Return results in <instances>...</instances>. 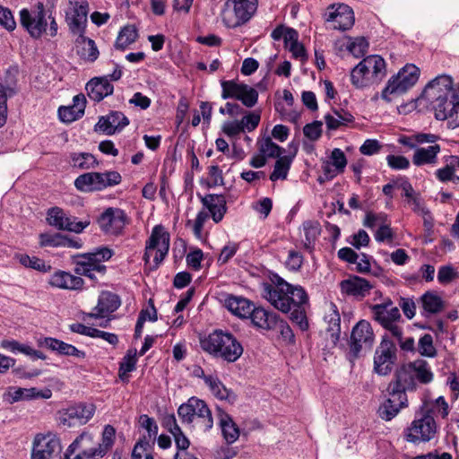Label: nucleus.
Wrapping results in <instances>:
<instances>
[{
  "instance_id": "nucleus-61",
  "label": "nucleus",
  "mask_w": 459,
  "mask_h": 459,
  "mask_svg": "<svg viewBox=\"0 0 459 459\" xmlns=\"http://www.w3.org/2000/svg\"><path fill=\"white\" fill-rule=\"evenodd\" d=\"M260 119L261 117L258 112H248L239 122L244 132H252L258 126Z\"/></svg>"
},
{
  "instance_id": "nucleus-30",
  "label": "nucleus",
  "mask_w": 459,
  "mask_h": 459,
  "mask_svg": "<svg viewBox=\"0 0 459 459\" xmlns=\"http://www.w3.org/2000/svg\"><path fill=\"white\" fill-rule=\"evenodd\" d=\"M84 34H76V52L83 60L94 62L99 56V50L94 40L85 37Z\"/></svg>"
},
{
  "instance_id": "nucleus-49",
  "label": "nucleus",
  "mask_w": 459,
  "mask_h": 459,
  "mask_svg": "<svg viewBox=\"0 0 459 459\" xmlns=\"http://www.w3.org/2000/svg\"><path fill=\"white\" fill-rule=\"evenodd\" d=\"M221 98L223 100L227 99H235L238 100L240 93L243 89H246V84L244 83H237L236 82L230 81H222L221 83Z\"/></svg>"
},
{
  "instance_id": "nucleus-64",
  "label": "nucleus",
  "mask_w": 459,
  "mask_h": 459,
  "mask_svg": "<svg viewBox=\"0 0 459 459\" xmlns=\"http://www.w3.org/2000/svg\"><path fill=\"white\" fill-rule=\"evenodd\" d=\"M331 163L335 168L336 172H342L347 165V159L344 152L338 148L332 151Z\"/></svg>"
},
{
  "instance_id": "nucleus-51",
  "label": "nucleus",
  "mask_w": 459,
  "mask_h": 459,
  "mask_svg": "<svg viewBox=\"0 0 459 459\" xmlns=\"http://www.w3.org/2000/svg\"><path fill=\"white\" fill-rule=\"evenodd\" d=\"M139 423L141 427L147 431V436H144L143 438L146 437V439L149 440L152 447L155 443L158 434V425L156 421L153 418H151L146 414H143L139 418Z\"/></svg>"
},
{
  "instance_id": "nucleus-58",
  "label": "nucleus",
  "mask_w": 459,
  "mask_h": 459,
  "mask_svg": "<svg viewBox=\"0 0 459 459\" xmlns=\"http://www.w3.org/2000/svg\"><path fill=\"white\" fill-rule=\"evenodd\" d=\"M64 235L60 233H41L39 235V246L44 247H62Z\"/></svg>"
},
{
  "instance_id": "nucleus-20",
  "label": "nucleus",
  "mask_w": 459,
  "mask_h": 459,
  "mask_svg": "<svg viewBox=\"0 0 459 459\" xmlns=\"http://www.w3.org/2000/svg\"><path fill=\"white\" fill-rule=\"evenodd\" d=\"M73 5L71 13L66 14V22L71 33L74 35L85 33L88 17V3L86 0L81 2H70Z\"/></svg>"
},
{
  "instance_id": "nucleus-32",
  "label": "nucleus",
  "mask_w": 459,
  "mask_h": 459,
  "mask_svg": "<svg viewBox=\"0 0 459 459\" xmlns=\"http://www.w3.org/2000/svg\"><path fill=\"white\" fill-rule=\"evenodd\" d=\"M278 314L268 311L263 307H254L250 316L247 319L251 320L252 325L259 329L270 331L275 324V319Z\"/></svg>"
},
{
  "instance_id": "nucleus-40",
  "label": "nucleus",
  "mask_w": 459,
  "mask_h": 459,
  "mask_svg": "<svg viewBox=\"0 0 459 459\" xmlns=\"http://www.w3.org/2000/svg\"><path fill=\"white\" fill-rule=\"evenodd\" d=\"M220 427L221 429L223 437L228 444H232L238 438L239 429L230 415L224 414L221 416L220 420Z\"/></svg>"
},
{
  "instance_id": "nucleus-57",
  "label": "nucleus",
  "mask_w": 459,
  "mask_h": 459,
  "mask_svg": "<svg viewBox=\"0 0 459 459\" xmlns=\"http://www.w3.org/2000/svg\"><path fill=\"white\" fill-rule=\"evenodd\" d=\"M455 166H459V158L456 156H452L449 164L436 171L437 178L442 182L451 180L455 174Z\"/></svg>"
},
{
  "instance_id": "nucleus-24",
  "label": "nucleus",
  "mask_w": 459,
  "mask_h": 459,
  "mask_svg": "<svg viewBox=\"0 0 459 459\" xmlns=\"http://www.w3.org/2000/svg\"><path fill=\"white\" fill-rule=\"evenodd\" d=\"M48 283L52 287L62 290H80L83 287L84 281L80 276L58 270L50 276Z\"/></svg>"
},
{
  "instance_id": "nucleus-7",
  "label": "nucleus",
  "mask_w": 459,
  "mask_h": 459,
  "mask_svg": "<svg viewBox=\"0 0 459 459\" xmlns=\"http://www.w3.org/2000/svg\"><path fill=\"white\" fill-rule=\"evenodd\" d=\"M113 255V251L108 247H102L95 253L79 255L74 257V272L78 275H84L92 281H97L96 273L103 276L107 267L102 261H107Z\"/></svg>"
},
{
  "instance_id": "nucleus-10",
  "label": "nucleus",
  "mask_w": 459,
  "mask_h": 459,
  "mask_svg": "<svg viewBox=\"0 0 459 459\" xmlns=\"http://www.w3.org/2000/svg\"><path fill=\"white\" fill-rule=\"evenodd\" d=\"M120 182L121 176L117 171L88 172L79 176L74 181V186L80 191L93 192L117 185Z\"/></svg>"
},
{
  "instance_id": "nucleus-37",
  "label": "nucleus",
  "mask_w": 459,
  "mask_h": 459,
  "mask_svg": "<svg viewBox=\"0 0 459 459\" xmlns=\"http://www.w3.org/2000/svg\"><path fill=\"white\" fill-rule=\"evenodd\" d=\"M354 117L343 109H333L332 113L325 116V122L328 130H336L341 126L352 123Z\"/></svg>"
},
{
  "instance_id": "nucleus-48",
  "label": "nucleus",
  "mask_w": 459,
  "mask_h": 459,
  "mask_svg": "<svg viewBox=\"0 0 459 459\" xmlns=\"http://www.w3.org/2000/svg\"><path fill=\"white\" fill-rule=\"evenodd\" d=\"M409 368L415 373L416 378L423 384L429 383L433 378V374L428 367L425 360H416L409 364Z\"/></svg>"
},
{
  "instance_id": "nucleus-63",
  "label": "nucleus",
  "mask_w": 459,
  "mask_h": 459,
  "mask_svg": "<svg viewBox=\"0 0 459 459\" xmlns=\"http://www.w3.org/2000/svg\"><path fill=\"white\" fill-rule=\"evenodd\" d=\"M65 220L66 216L58 207L52 208L48 211L47 221L49 225L62 230Z\"/></svg>"
},
{
  "instance_id": "nucleus-18",
  "label": "nucleus",
  "mask_w": 459,
  "mask_h": 459,
  "mask_svg": "<svg viewBox=\"0 0 459 459\" xmlns=\"http://www.w3.org/2000/svg\"><path fill=\"white\" fill-rule=\"evenodd\" d=\"M204 207L198 212L195 224L194 233L199 238L204 228L205 221L212 217V220L217 223L221 221L226 212V203H203Z\"/></svg>"
},
{
  "instance_id": "nucleus-3",
  "label": "nucleus",
  "mask_w": 459,
  "mask_h": 459,
  "mask_svg": "<svg viewBox=\"0 0 459 459\" xmlns=\"http://www.w3.org/2000/svg\"><path fill=\"white\" fill-rule=\"evenodd\" d=\"M453 85L451 76L440 74L429 82L421 92L426 104L434 111L437 120L452 118L455 114Z\"/></svg>"
},
{
  "instance_id": "nucleus-60",
  "label": "nucleus",
  "mask_w": 459,
  "mask_h": 459,
  "mask_svg": "<svg viewBox=\"0 0 459 459\" xmlns=\"http://www.w3.org/2000/svg\"><path fill=\"white\" fill-rule=\"evenodd\" d=\"M348 50L357 58L363 56L368 48V42L365 38H356L347 47Z\"/></svg>"
},
{
  "instance_id": "nucleus-5",
  "label": "nucleus",
  "mask_w": 459,
  "mask_h": 459,
  "mask_svg": "<svg viewBox=\"0 0 459 459\" xmlns=\"http://www.w3.org/2000/svg\"><path fill=\"white\" fill-rule=\"evenodd\" d=\"M385 62L378 55H371L360 61L351 72V83L356 88L379 82L385 75Z\"/></svg>"
},
{
  "instance_id": "nucleus-28",
  "label": "nucleus",
  "mask_w": 459,
  "mask_h": 459,
  "mask_svg": "<svg viewBox=\"0 0 459 459\" xmlns=\"http://www.w3.org/2000/svg\"><path fill=\"white\" fill-rule=\"evenodd\" d=\"M86 91L91 100L100 102L113 93L114 87L107 77L93 78L86 84Z\"/></svg>"
},
{
  "instance_id": "nucleus-14",
  "label": "nucleus",
  "mask_w": 459,
  "mask_h": 459,
  "mask_svg": "<svg viewBox=\"0 0 459 459\" xmlns=\"http://www.w3.org/2000/svg\"><path fill=\"white\" fill-rule=\"evenodd\" d=\"M436 433L437 424L434 418L425 414L412 422L407 434V440L413 443L428 442L435 437Z\"/></svg>"
},
{
  "instance_id": "nucleus-12",
  "label": "nucleus",
  "mask_w": 459,
  "mask_h": 459,
  "mask_svg": "<svg viewBox=\"0 0 459 459\" xmlns=\"http://www.w3.org/2000/svg\"><path fill=\"white\" fill-rule=\"evenodd\" d=\"M374 342V333L370 324L360 320L352 328L350 342V356L352 359L359 357L363 351L371 349Z\"/></svg>"
},
{
  "instance_id": "nucleus-38",
  "label": "nucleus",
  "mask_w": 459,
  "mask_h": 459,
  "mask_svg": "<svg viewBox=\"0 0 459 459\" xmlns=\"http://www.w3.org/2000/svg\"><path fill=\"white\" fill-rule=\"evenodd\" d=\"M138 31L134 25H126L121 29L115 42V48L125 50L128 46L135 42Z\"/></svg>"
},
{
  "instance_id": "nucleus-16",
  "label": "nucleus",
  "mask_w": 459,
  "mask_h": 459,
  "mask_svg": "<svg viewBox=\"0 0 459 459\" xmlns=\"http://www.w3.org/2000/svg\"><path fill=\"white\" fill-rule=\"evenodd\" d=\"M325 16V21L331 24L333 30H347L354 24L352 9L343 4L330 6Z\"/></svg>"
},
{
  "instance_id": "nucleus-13",
  "label": "nucleus",
  "mask_w": 459,
  "mask_h": 459,
  "mask_svg": "<svg viewBox=\"0 0 459 459\" xmlns=\"http://www.w3.org/2000/svg\"><path fill=\"white\" fill-rule=\"evenodd\" d=\"M97 221L105 234L117 236L127 223V217L123 210L110 207L101 213Z\"/></svg>"
},
{
  "instance_id": "nucleus-29",
  "label": "nucleus",
  "mask_w": 459,
  "mask_h": 459,
  "mask_svg": "<svg viewBox=\"0 0 459 459\" xmlns=\"http://www.w3.org/2000/svg\"><path fill=\"white\" fill-rule=\"evenodd\" d=\"M371 289L372 285L369 281L359 276L351 277L341 282L342 291L356 298L365 297Z\"/></svg>"
},
{
  "instance_id": "nucleus-11",
  "label": "nucleus",
  "mask_w": 459,
  "mask_h": 459,
  "mask_svg": "<svg viewBox=\"0 0 459 459\" xmlns=\"http://www.w3.org/2000/svg\"><path fill=\"white\" fill-rule=\"evenodd\" d=\"M394 380L391 382L386 389L388 399L380 405L378 415L384 420H391L402 409V376L399 369H396Z\"/></svg>"
},
{
  "instance_id": "nucleus-21",
  "label": "nucleus",
  "mask_w": 459,
  "mask_h": 459,
  "mask_svg": "<svg viewBox=\"0 0 459 459\" xmlns=\"http://www.w3.org/2000/svg\"><path fill=\"white\" fill-rule=\"evenodd\" d=\"M37 342L39 347L48 349L61 356H72L82 359L86 357L85 351L56 338L44 337L38 339Z\"/></svg>"
},
{
  "instance_id": "nucleus-59",
  "label": "nucleus",
  "mask_w": 459,
  "mask_h": 459,
  "mask_svg": "<svg viewBox=\"0 0 459 459\" xmlns=\"http://www.w3.org/2000/svg\"><path fill=\"white\" fill-rule=\"evenodd\" d=\"M257 91L246 84V89H243L238 100L241 101L247 108H253L257 103Z\"/></svg>"
},
{
  "instance_id": "nucleus-27",
  "label": "nucleus",
  "mask_w": 459,
  "mask_h": 459,
  "mask_svg": "<svg viewBox=\"0 0 459 459\" xmlns=\"http://www.w3.org/2000/svg\"><path fill=\"white\" fill-rule=\"evenodd\" d=\"M73 105L67 107H60L58 108L59 118L65 123H72L84 114L86 107V99L84 95L78 94L74 97Z\"/></svg>"
},
{
  "instance_id": "nucleus-53",
  "label": "nucleus",
  "mask_w": 459,
  "mask_h": 459,
  "mask_svg": "<svg viewBox=\"0 0 459 459\" xmlns=\"http://www.w3.org/2000/svg\"><path fill=\"white\" fill-rule=\"evenodd\" d=\"M437 136L433 134H416L411 136L403 135V146L413 148L416 143H434L437 140Z\"/></svg>"
},
{
  "instance_id": "nucleus-33",
  "label": "nucleus",
  "mask_w": 459,
  "mask_h": 459,
  "mask_svg": "<svg viewBox=\"0 0 459 459\" xmlns=\"http://www.w3.org/2000/svg\"><path fill=\"white\" fill-rule=\"evenodd\" d=\"M226 307L237 316L247 319L255 306L245 298L231 296L226 299Z\"/></svg>"
},
{
  "instance_id": "nucleus-25",
  "label": "nucleus",
  "mask_w": 459,
  "mask_h": 459,
  "mask_svg": "<svg viewBox=\"0 0 459 459\" xmlns=\"http://www.w3.org/2000/svg\"><path fill=\"white\" fill-rule=\"evenodd\" d=\"M116 429L111 425H106L102 432L101 443L96 447L83 449V455L88 459L96 457H103L108 451L113 446L115 442Z\"/></svg>"
},
{
  "instance_id": "nucleus-8",
  "label": "nucleus",
  "mask_w": 459,
  "mask_h": 459,
  "mask_svg": "<svg viewBox=\"0 0 459 459\" xmlns=\"http://www.w3.org/2000/svg\"><path fill=\"white\" fill-rule=\"evenodd\" d=\"M257 0H227L221 20L228 28H237L248 22L256 11Z\"/></svg>"
},
{
  "instance_id": "nucleus-41",
  "label": "nucleus",
  "mask_w": 459,
  "mask_h": 459,
  "mask_svg": "<svg viewBox=\"0 0 459 459\" xmlns=\"http://www.w3.org/2000/svg\"><path fill=\"white\" fill-rule=\"evenodd\" d=\"M71 164L79 169H89L98 166L96 158L89 152L71 153Z\"/></svg>"
},
{
  "instance_id": "nucleus-46",
  "label": "nucleus",
  "mask_w": 459,
  "mask_h": 459,
  "mask_svg": "<svg viewBox=\"0 0 459 459\" xmlns=\"http://www.w3.org/2000/svg\"><path fill=\"white\" fill-rule=\"evenodd\" d=\"M258 150L266 158H279L284 151L278 144L274 143L271 137L263 138L258 143Z\"/></svg>"
},
{
  "instance_id": "nucleus-23",
  "label": "nucleus",
  "mask_w": 459,
  "mask_h": 459,
  "mask_svg": "<svg viewBox=\"0 0 459 459\" xmlns=\"http://www.w3.org/2000/svg\"><path fill=\"white\" fill-rule=\"evenodd\" d=\"M120 305L121 300L117 294L110 291H102L94 308L96 312L88 313L87 316L91 318H103L108 314L115 312Z\"/></svg>"
},
{
  "instance_id": "nucleus-19",
  "label": "nucleus",
  "mask_w": 459,
  "mask_h": 459,
  "mask_svg": "<svg viewBox=\"0 0 459 459\" xmlns=\"http://www.w3.org/2000/svg\"><path fill=\"white\" fill-rule=\"evenodd\" d=\"M95 405L92 403H79L67 408L62 416L61 421L67 426L86 424L94 415Z\"/></svg>"
},
{
  "instance_id": "nucleus-39",
  "label": "nucleus",
  "mask_w": 459,
  "mask_h": 459,
  "mask_svg": "<svg viewBox=\"0 0 459 459\" xmlns=\"http://www.w3.org/2000/svg\"><path fill=\"white\" fill-rule=\"evenodd\" d=\"M204 380L215 397L220 400H230L232 392L227 389L217 377L212 375L204 376Z\"/></svg>"
},
{
  "instance_id": "nucleus-62",
  "label": "nucleus",
  "mask_w": 459,
  "mask_h": 459,
  "mask_svg": "<svg viewBox=\"0 0 459 459\" xmlns=\"http://www.w3.org/2000/svg\"><path fill=\"white\" fill-rule=\"evenodd\" d=\"M65 223H64L62 230L72 231L74 233L82 232L83 230L91 224V221L89 219L77 221V219L75 217H66V220L65 221Z\"/></svg>"
},
{
  "instance_id": "nucleus-55",
  "label": "nucleus",
  "mask_w": 459,
  "mask_h": 459,
  "mask_svg": "<svg viewBox=\"0 0 459 459\" xmlns=\"http://www.w3.org/2000/svg\"><path fill=\"white\" fill-rule=\"evenodd\" d=\"M151 448V444L146 437L140 439L133 449V459H153L150 453Z\"/></svg>"
},
{
  "instance_id": "nucleus-9",
  "label": "nucleus",
  "mask_w": 459,
  "mask_h": 459,
  "mask_svg": "<svg viewBox=\"0 0 459 459\" xmlns=\"http://www.w3.org/2000/svg\"><path fill=\"white\" fill-rule=\"evenodd\" d=\"M169 249V234L161 225H156L149 237L143 260L150 264V268L155 270L164 260Z\"/></svg>"
},
{
  "instance_id": "nucleus-47",
  "label": "nucleus",
  "mask_w": 459,
  "mask_h": 459,
  "mask_svg": "<svg viewBox=\"0 0 459 459\" xmlns=\"http://www.w3.org/2000/svg\"><path fill=\"white\" fill-rule=\"evenodd\" d=\"M420 76V69L414 64L403 65V91L416 85Z\"/></svg>"
},
{
  "instance_id": "nucleus-2",
  "label": "nucleus",
  "mask_w": 459,
  "mask_h": 459,
  "mask_svg": "<svg viewBox=\"0 0 459 459\" xmlns=\"http://www.w3.org/2000/svg\"><path fill=\"white\" fill-rule=\"evenodd\" d=\"M263 298L282 313H290V319L301 331L308 329L306 315L308 307V296L299 285H292L280 276H275L273 283L263 285Z\"/></svg>"
},
{
  "instance_id": "nucleus-56",
  "label": "nucleus",
  "mask_w": 459,
  "mask_h": 459,
  "mask_svg": "<svg viewBox=\"0 0 459 459\" xmlns=\"http://www.w3.org/2000/svg\"><path fill=\"white\" fill-rule=\"evenodd\" d=\"M419 352L425 357L433 358L437 354L436 348L433 344V337L426 333L419 341Z\"/></svg>"
},
{
  "instance_id": "nucleus-52",
  "label": "nucleus",
  "mask_w": 459,
  "mask_h": 459,
  "mask_svg": "<svg viewBox=\"0 0 459 459\" xmlns=\"http://www.w3.org/2000/svg\"><path fill=\"white\" fill-rule=\"evenodd\" d=\"M273 325H274L273 328H271V330L279 332L283 341H285L288 343L295 342V335L293 333L292 329L285 320L280 317L279 315L277 316L275 319V324Z\"/></svg>"
},
{
  "instance_id": "nucleus-31",
  "label": "nucleus",
  "mask_w": 459,
  "mask_h": 459,
  "mask_svg": "<svg viewBox=\"0 0 459 459\" xmlns=\"http://www.w3.org/2000/svg\"><path fill=\"white\" fill-rule=\"evenodd\" d=\"M0 347L14 354L22 353L32 359H39L45 360L47 359V356L40 351L35 350L28 344L21 343L15 340H2L0 342Z\"/></svg>"
},
{
  "instance_id": "nucleus-54",
  "label": "nucleus",
  "mask_w": 459,
  "mask_h": 459,
  "mask_svg": "<svg viewBox=\"0 0 459 459\" xmlns=\"http://www.w3.org/2000/svg\"><path fill=\"white\" fill-rule=\"evenodd\" d=\"M13 91L0 83V127L4 126L7 120V99Z\"/></svg>"
},
{
  "instance_id": "nucleus-34",
  "label": "nucleus",
  "mask_w": 459,
  "mask_h": 459,
  "mask_svg": "<svg viewBox=\"0 0 459 459\" xmlns=\"http://www.w3.org/2000/svg\"><path fill=\"white\" fill-rule=\"evenodd\" d=\"M440 150V145L437 143L427 148H417L412 156V163L416 166L435 164Z\"/></svg>"
},
{
  "instance_id": "nucleus-36",
  "label": "nucleus",
  "mask_w": 459,
  "mask_h": 459,
  "mask_svg": "<svg viewBox=\"0 0 459 459\" xmlns=\"http://www.w3.org/2000/svg\"><path fill=\"white\" fill-rule=\"evenodd\" d=\"M92 436L88 433L81 434L76 439L68 446L63 459H88L83 455V449L86 448L87 443H91Z\"/></svg>"
},
{
  "instance_id": "nucleus-45",
  "label": "nucleus",
  "mask_w": 459,
  "mask_h": 459,
  "mask_svg": "<svg viewBox=\"0 0 459 459\" xmlns=\"http://www.w3.org/2000/svg\"><path fill=\"white\" fill-rule=\"evenodd\" d=\"M25 267L35 269L39 272H48L51 269L42 259L36 256H30L26 254H19L15 256Z\"/></svg>"
},
{
  "instance_id": "nucleus-42",
  "label": "nucleus",
  "mask_w": 459,
  "mask_h": 459,
  "mask_svg": "<svg viewBox=\"0 0 459 459\" xmlns=\"http://www.w3.org/2000/svg\"><path fill=\"white\" fill-rule=\"evenodd\" d=\"M35 388H21V387H10L7 392L4 394V399L10 403H13L18 401L36 398Z\"/></svg>"
},
{
  "instance_id": "nucleus-17",
  "label": "nucleus",
  "mask_w": 459,
  "mask_h": 459,
  "mask_svg": "<svg viewBox=\"0 0 459 459\" xmlns=\"http://www.w3.org/2000/svg\"><path fill=\"white\" fill-rule=\"evenodd\" d=\"M60 449V441L56 436L38 435L33 443L31 459H51Z\"/></svg>"
},
{
  "instance_id": "nucleus-6",
  "label": "nucleus",
  "mask_w": 459,
  "mask_h": 459,
  "mask_svg": "<svg viewBox=\"0 0 459 459\" xmlns=\"http://www.w3.org/2000/svg\"><path fill=\"white\" fill-rule=\"evenodd\" d=\"M178 414L183 423L193 424L203 432H207L213 426L212 411L206 403L197 397H191L178 409Z\"/></svg>"
},
{
  "instance_id": "nucleus-15",
  "label": "nucleus",
  "mask_w": 459,
  "mask_h": 459,
  "mask_svg": "<svg viewBox=\"0 0 459 459\" xmlns=\"http://www.w3.org/2000/svg\"><path fill=\"white\" fill-rule=\"evenodd\" d=\"M20 22L31 37L35 39L39 38L43 32L47 31L46 13L43 4H38L34 15L29 10L22 9L20 12Z\"/></svg>"
},
{
  "instance_id": "nucleus-50",
  "label": "nucleus",
  "mask_w": 459,
  "mask_h": 459,
  "mask_svg": "<svg viewBox=\"0 0 459 459\" xmlns=\"http://www.w3.org/2000/svg\"><path fill=\"white\" fill-rule=\"evenodd\" d=\"M421 300L423 308L431 314H437L440 312L444 307L442 299L431 292L425 293L422 296Z\"/></svg>"
},
{
  "instance_id": "nucleus-4",
  "label": "nucleus",
  "mask_w": 459,
  "mask_h": 459,
  "mask_svg": "<svg viewBox=\"0 0 459 459\" xmlns=\"http://www.w3.org/2000/svg\"><path fill=\"white\" fill-rule=\"evenodd\" d=\"M203 351L214 358H220L227 362L237 361L243 354L244 349L237 338L229 332L214 330L200 339Z\"/></svg>"
},
{
  "instance_id": "nucleus-22",
  "label": "nucleus",
  "mask_w": 459,
  "mask_h": 459,
  "mask_svg": "<svg viewBox=\"0 0 459 459\" xmlns=\"http://www.w3.org/2000/svg\"><path fill=\"white\" fill-rule=\"evenodd\" d=\"M129 124L128 118L119 111H112L107 116L100 117L95 126V131L102 132L108 135L121 131Z\"/></svg>"
},
{
  "instance_id": "nucleus-43",
  "label": "nucleus",
  "mask_w": 459,
  "mask_h": 459,
  "mask_svg": "<svg viewBox=\"0 0 459 459\" xmlns=\"http://www.w3.org/2000/svg\"><path fill=\"white\" fill-rule=\"evenodd\" d=\"M292 159L289 156H281L277 159L273 171L270 175L272 181L285 179L290 168Z\"/></svg>"
},
{
  "instance_id": "nucleus-26",
  "label": "nucleus",
  "mask_w": 459,
  "mask_h": 459,
  "mask_svg": "<svg viewBox=\"0 0 459 459\" xmlns=\"http://www.w3.org/2000/svg\"><path fill=\"white\" fill-rule=\"evenodd\" d=\"M300 240L303 247L311 253L316 242L321 234V225L317 221L308 220L302 223L300 229Z\"/></svg>"
},
{
  "instance_id": "nucleus-1",
  "label": "nucleus",
  "mask_w": 459,
  "mask_h": 459,
  "mask_svg": "<svg viewBox=\"0 0 459 459\" xmlns=\"http://www.w3.org/2000/svg\"><path fill=\"white\" fill-rule=\"evenodd\" d=\"M370 309L373 318L386 331L374 356L375 371L378 375L386 376L396 361L397 345L402 348V330L398 325L401 315L390 299L371 306Z\"/></svg>"
},
{
  "instance_id": "nucleus-44",
  "label": "nucleus",
  "mask_w": 459,
  "mask_h": 459,
  "mask_svg": "<svg viewBox=\"0 0 459 459\" xmlns=\"http://www.w3.org/2000/svg\"><path fill=\"white\" fill-rule=\"evenodd\" d=\"M136 362V350H128L126 356L123 358L119 364L118 374L122 380L127 378L128 373L134 370Z\"/></svg>"
},
{
  "instance_id": "nucleus-35",
  "label": "nucleus",
  "mask_w": 459,
  "mask_h": 459,
  "mask_svg": "<svg viewBox=\"0 0 459 459\" xmlns=\"http://www.w3.org/2000/svg\"><path fill=\"white\" fill-rule=\"evenodd\" d=\"M402 96V69H400L395 74L392 75L387 82L385 87L383 89L381 92V98L387 101L391 102Z\"/></svg>"
}]
</instances>
